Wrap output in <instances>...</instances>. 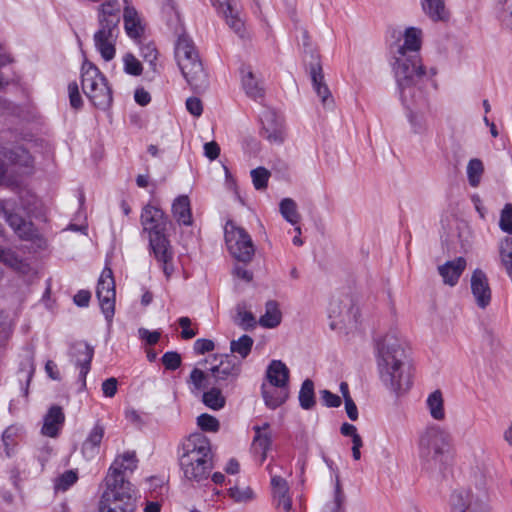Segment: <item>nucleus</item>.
I'll list each match as a JSON object with an SVG mask.
<instances>
[{
    "label": "nucleus",
    "mask_w": 512,
    "mask_h": 512,
    "mask_svg": "<svg viewBox=\"0 0 512 512\" xmlns=\"http://www.w3.org/2000/svg\"><path fill=\"white\" fill-rule=\"evenodd\" d=\"M68 92H69V101H70V105L74 108V109H79L82 107V98H81V95L79 93V88H78V84L76 82H71L69 85H68Z\"/></svg>",
    "instance_id": "052dcab7"
},
{
    "label": "nucleus",
    "mask_w": 512,
    "mask_h": 512,
    "mask_svg": "<svg viewBox=\"0 0 512 512\" xmlns=\"http://www.w3.org/2000/svg\"><path fill=\"white\" fill-rule=\"evenodd\" d=\"M96 295L105 318L110 321L114 316L115 282L110 268H105L98 280Z\"/></svg>",
    "instance_id": "9d476101"
},
{
    "label": "nucleus",
    "mask_w": 512,
    "mask_h": 512,
    "mask_svg": "<svg viewBox=\"0 0 512 512\" xmlns=\"http://www.w3.org/2000/svg\"><path fill=\"white\" fill-rule=\"evenodd\" d=\"M81 86L83 93L95 107L105 110L112 104V91L106 77L87 60L81 67Z\"/></svg>",
    "instance_id": "0eeeda50"
},
{
    "label": "nucleus",
    "mask_w": 512,
    "mask_h": 512,
    "mask_svg": "<svg viewBox=\"0 0 512 512\" xmlns=\"http://www.w3.org/2000/svg\"><path fill=\"white\" fill-rule=\"evenodd\" d=\"M119 34V27H110L99 25V29L94 34V44L97 51L105 61H110L115 57V44Z\"/></svg>",
    "instance_id": "f8f14e48"
},
{
    "label": "nucleus",
    "mask_w": 512,
    "mask_h": 512,
    "mask_svg": "<svg viewBox=\"0 0 512 512\" xmlns=\"http://www.w3.org/2000/svg\"><path fill=\"white\" fill-rule=\"evenodd\" d=\"M499 226L502 231L512 234V205L507 204L501 212Z\"/></svg>",
    "instance_id": "4d7b16f0"
},
{
    "label": "nucleus",
    "mask_w": 512,
    "mask_h": 512,
    "mask_svg": "<svg viewBox=\"0 0 512 512\" xmlns=\"http://www.w3.org/2000/svg\"><path fill=\"white\" fill-rule=\"evenodd\" d=\"M203 403L212 410H220L225 406L226 400L220 389L211 388L202 395Z\"/></svg>",
    "instance_id": "37998d69"
},
{
    "label": "nucleus",
    "mask_w": 512,
    "mask_h": 512,
    "mask_svg": "<svg viewBox=\"0 0 512 512\" xmlns=\"http://www.w3.org/2000/svg\"><path fill=\"white\" fill-rule=\"evenodd\" d=\"M351 309L352 301L350 298L333 299L329 304V317L345 322L347 318H350Z\"/></svg>",
    "instance_id": "e433bc0d"
},
{
    "label": "nucleus",
    "mask_w": 512,
    "mask_h": 512,
    "mask_svg": "<svg viewBox=\"0 0 512 512\" xmlns=\"http://www.w3.org/2000/svg\"><path fill=\"white\" fill-rule=\"evenodd\" d=\"M470 290L474 303L479 309H486L492 300L489 280L484 271L475 269L470 278Z\"/></svg>",
    "instance_id": "9b49d317"
},
{
    "label": "nucleus",
    "mask_w": 512,
    "mask_h": 512,
    "mask_svg": "<svg viewBox=\"0 0 512 512\" xmlns=\"http://www.w3.org/2000/svg\"><path fill=\"white\" fill-rule=\"evenodd\" d=\"M216 9L223 15L227 25L236 33L241 34L243 28V21L238 15V10L235 7L233 0H211Z\"/></svg>",
    "instance_id": "aec40b11"
},
{
    "label": "nucleus",
    "mask_w": 512,
    "mask_h": 512,
    "mask_svg": "<svg viewBox=\"0 0 512 512\" xmlns=\"http://www.w3.org/2000/svg\"><path fill=\"white\" fill-rule=\"evenodd\" d=\"M410 110L408 120L412 131L418 135H426L429 132V125L424 110L430 111V103L422 107H406Z\"/></svg>",
    "instance_id": "c756f323"
},
{
    "label": "nucleus",
    "mask_w": 512,
    "mask_h": 512,
    "mask_svg": "<svg viewBox=\"0 0 512 512\" xmlns=\"http://www.w3.org/2000/svg\"><path fill=\"white\" fill-rule=\"evenodd\" d=\"M136 501L132 485L117 484L110 478L99 502L98 512H135Z\"/></svg>",
    "instance_id": "6e6552de"
},
{
    "label": "nucleus",
    "mask_w": 512,
    "mask_h": 512,
    "mask_svg": "<svg viewBox=\"0 0 512 512\" xmlns=\"http://www.w3.org/2000/svg\"><path fill=\"white\" fill-rule=\"evenodd\" d=\"M179 464L187 480L197 483L207 480L213 469L209 439L200 433L190 435L182 444Z\"/></svg>",
    "instance_id": "7ed1b4c3"
},
{
    "label": "nucleus",
    "mask_w": 512,
    "mask_h": 512,
    "mask_svg": "<svg viewBox=\"0 0 512 512\" xmlns=\"http://www.w3.org/2000/svg\"><path fill=\"white\" fill-rule=\"evenodd\" d=\"M137 464L138 459L135 452L128 451L118 456L109 468V472L106 476V484H108L110 478H112L116 480L119 486L120 483L131 485L129 481L125 480L124 475L127 472H133L137 468Z\"/></svg>",
    "instance_id": "4468645a"
},
{
    "label": "nucleus",
    "mask_w": 512,
    "mask_h": 512,
    "mask_svg": "<svg viewBox=\"0 0 512 512\" xmlns=\"http://www.w3.org/2000/svg\"><path fill=\"white\" fill-rule=\"evenodd\" d=\"M123 18L127 35L136 41L140 40L144 33V26L137 11L133 7L126 6L124 8Z\"/></svg>",
    "instance_id": "c85d7f7f"
},
{
    "label": "nucleus",
    "mask_w": 512,
    "mask_h": 512,
    "mask_svg": "<svg viewBox=\"0 0 512 512\" xmlns=\"http://www.w3.org/2000/svg\"><path fill=\"white\" fill-rule=\"evenodd\" d=\"M280 213L283 216V218L291 223L292 225H295L300 220V215L297 211V204L296 202L291 198H284L280 202Z\"/></svg>",
    "instance_id": "c03bdc74"
},
{
    "label": "nucleus",
    "mask_w": 512,
    "mask_h": 512,
    "mask_svg": "<svg viewBox=\"0 0 512 512\" xmlns=\"http://www.w3.org/2000/svg\"><path fill=\"white\" fill-rule=\"evenodd\" d=\"M225 241L231 255L238 261L248 263L255 254V246L250 235L232 221L225 225Z\"/></svg>",
    "instance_id": "1a4fd4ad"
},
{
    "label": "nucleus",
    "mask_w": 512,
    "mask_h": 512,
    "mask_svg": "<svg viewBox=\"0 0 512 512\" xmlns=\"http://www.w3.org/2000/svg\"><path fill=\"white\" fill-rule=\"evenodd\" d=\"M143 229L149 233V245L153 255L167 279L174 273L173 250L165 236L166 218L164 212L154 206L147 205L141 213Z\"/></svg>",
    "instance_id": "39448f33"
},
{
    "label": "nucleus",
    "mask_w": 512,
    "mask_h": 512,
    "mask_svg": "<svg viewBox=\"0 0 512 512\" xmlns=\"http://www.w3.org/2000/svg\"><path fill=\"white\" fill-rule=\"evenodd\" d=\"M64 420L65 416L62 409L58 406L51 407L44 417V424L41 430L42 434L48 437H56Z\"/></svg>",
    "instance_id": "bb28decb"
},
{
    "label": "nucleus",
    "mask_w": 512,
    "mask_h": 512,
    "mask_svg": "<svg viewBox=\"0 0 512 512\" xmlns=\"http://www.w3.org/2000/svg\"><path fill=\"white\" fill-rule=\"evenodd\" d=\"M93 355L94 348L84 341H78L70 348L71 360L80 369L79 379L83 387L86 386V376L90 371Z\"/></svg>",
    "instance_id": "ddd939ff"
},
{
    "label": "nucleus",
    "mask_w": 512,
    "mask_h": 512,
    "mask_svg": "<svg viewBox=\"0 0 512 512\" xmlns=\"http://www.w3.org/2000/svg\"><path fill=\"white\" fill-rule=\"evenodd\" d=\"M394 74L400 100L405 107H422L428 104L423 90L425 70L419 54L394 55Z\"/></svg>",
    "instance_id": "f03ea898"
},
{
    "label": "nucleus",
    "mask_w": 512,
    "mask_h": 512,
    "mask_svg": "<svg viewBox=\"0 0 512 512\" xmlns=\"http://www.w3.org/2000/svg\"><path fill=\"white\" fill-rule=\"evenodd\" d=\"M251 177L254 187L262 190L267 187L270 172L264 167H258L251 171Z\"/></svg>",
    "instance_id": "3c124183"
},
{
    "label": "nucleus",
    "mask_w": 512,
    "mask_h": 512,
    "mask_svg": "<svg viewBox=\"0 0 512 512\" xmlns=\"http://www.w3.org/2000/svg\"><path fill=\"white\" fill-rule=\"evenodd\" d=\"M214 349L213 341L209 339H197L194 343V351L196 354H204Z\"/></svg>",
    "instance_id": "774afa93"
},
{
    "label": "nucleus",
    "mask_w": 512,
    "mask_h": 512,
    "mask_svg": "<svg viewBox=\"0 0 512 512\" xmlns=\"http://www.w3.org/2000/svg\"><path fill=\"white\" fill-rule=\"evenodd\" d=\"M323 405L329 408L339 407L342 403L341 398L332 393L331 391L324 389L319 392Z\"/></svg>",
    "instance_id": "bf43d9fd"
},
{
    "label": "nucleus",
    "mask_w": 512,
    "mask_h": 512,
    "mask_svg": "<svg viewBox=\"0 0 512 512\" xmlns=\"http://www.w3.org/2000/svg\"><path fill=\"white\" fill-rule=\"evenodd\" d=\"M261 394L266 407L274 410L287 401L289 397V387L274 386L273 384L263 382L261 385Z\"/></svg>",
    "instance_id": "6ab92c4d"
},
{
    "label": "nucleus",
    "mask_w": 512,
    "mask_h": 512,
    "mask_svg": "<svg viewBox=\"0 0 512 512\" xmlns=\"http://www.w3.org/2000/svg\"><path fill=\"white\" fill-rule=\"evenodd\" d=\"M290 371L281 360H272L266 369L265 383L289 387Z\"/></svg>",
    "instance_id": "393cba45"
},
{
    "label": "nucleus",
    "mask_w": 512,
    "mask_h": 512,
    "mask_svg": "<svg viewBox=\"0 0 512 512\" xmlns=\"http://www.w3.org/2000/svg\"><path fill=\"white\" fill-rule=\"evenodd\" d=\"M197 424L202 430L208 432H217L220 427L219 421L214 416L206 413L197 417Z\"/></svg>",
    "instance_id": "864d4df0"
},
{
    "label": "nucleus",
    "mask_w": 512,
    "mask_h": 512,
    "mask_svg": "<svg viewBox=\"0 0 512 512\" xmlns=\"http://www.w3.org/2000/svg\"><path fill=\"white\" fill-rule=\"evenodd\" d=\"M162 363L168 370H176L181 365V356L177 352L169 351L162 356Z\"/></svg>",
    "instance_id": "13d9d810"
},
{
    "label": "nucleus",
    "mask_w": 512,
    "mask_h": 512,
    "mask_svg": "<svg viewBox=\"0 0 512 512\" xmlns=\"http://www.w3.org/2000/svg\"><path fill=\"white\" fill-rule=\"evenodd\" d=\"M124 71L127 74L138 76L142 73V65L140 61L131 53H127L123 57Z\"/></svg>",
    "instance_id": "603ef678"
},
{
    "label": "nucleus",
    "mask_w": 512,
    "mask_h": 512,
    "mask_svg": "<svg viewBox=\"0 0 512 512\" xmlns=\"http://www.w3.org/2000/svg\"><path fill=\"white\" fill-rule=\"evenodd\" d=\"M346 495L341 487L339 478H336L333 500L324 507V512H345Z\"/></svg>",
    "instance_id": "79ce46f5"
},
{
    "label": "nucleus",
    "mask_w": 512,
    "mask_h": 512,
    "mask_svg": "<svg viewBox=\"0 0 512 512\" xmlns=\"http://www.w3.org/2000/svg\"><path fill=\"white\" fill-rule=\"evenodd\" d=\"M405 343L396 332L377 342L376 361L379 378L391 392L402 395L412 386V375L405 363Z\"/></svg>",
    "instance_id": "f257e3e1"
},
{
    "label": "nucleus",
    "mask_w": 512,
    "mask_h": 512,
    "mask_svg": "<svg viewBox=\"0 0 512 512\" xmlns=\"http://www.w3.org/2000/svg\"><path fill=\"white\" fill-rule=\"evenodd\" d=\"M420 4L424 14L433 22H445L450 17L445 0H420Z\"/></svg>",
    "instance_id": "cd10ccee"
},
{
    "label": "nucleus",
    "mask_w": 512,
    "mask_h": 512,
    "mask_svg": "<svg viewBox=\"0 0 512 512\" xmlns=\"http://www.w3.org/2000/svg\"><path fill=\"white\" fill-rule=\"evenodd\" d=\"M4 212L7 223L19 238L22 240H31L36 236L37 231L31 221H27L16 213H8L5 210Z\"/></svg>",
    "instance_id": "5701e85b"
},
{
    "label": "nucleus",
    "mask_w": 512,
    "mask_h": 512,
    "mask_svg": "<svg viewBox=\"0 0 512 512\" xmlns=\"http://www.w3.org/2000/svg\"><path fill=\"white\" fill-rule=\"evenodd\" d=\"M498 18L502 25L512 30V0H500Z\"/></svg>",
    "instance_id": "8fccbe9b"
},
{
    "label": "nucleus",
    "mask_w": 512,
    "mask_h": 512,
    "mask_svg": "<svg viewBox=\"0 0 512 512\" xmlns=\"http://www.w3.org/2000/svg\"><path fill=\"white\" fill-rule=\"evenodd\" d=\"M261 122L266 138L272 143H282L284 140L283 120L275 112L267 110L261 116Z\"/></svg>",
    "instance_id": "a211bd4d"
},
{
    "label": "nucleus",
    "mask_w": 512,
    "mask_h": 512,
    "mask_svg": "<svg viewBox=\"0 0 512 512\" xmlns=\"http://www.w3.org/2000/svg\"><path fill=\"white\" fill-rule=\"evenodd\" d=\"M242 86L250 98L258 100L263 98L265 90L260 80L255 76L250 66H242L241 70Z\"/></svg>",
    "instance_id": "b1692460"
},
{
    "label": "nucleus",
    "mask_w": 512,
    "mask_h": 512,
    "mask_svg": "<svg viewBox=\"0 0 512 512\" xmlns=\"http://www.w3.org/2000/svg\"><path fill=\"white\" fill-rule=\"evenodd\" d=\"M0 261L6 264L7 266L24 272L27 265L20 259L13 251L5 250L0 247Z\"/></svg>",
    "instance_id": "09e8293b"
},
{
    "label": "nucleus",
    "mask_w": 512,
    "mask_h": 512,
    "mask_svg": "<svg viewBox=\"0 0 512 512\" xmlns=\"http://www.w3.org/2000/svg\"><path fill=\"white\" fill-rule=\"evenodd\" d=\"M120 4L117 0L103 3L99 11V25L119 27L120 22Z\"/></svg>",
    "instance_id": "2f4dec72"
},
{
    "label": "nucleus",
    "mask_w": 512,
    "mask_h": 512,
    "mask_svg": "<svg viewBox=\"0 0 512 512\" xmlns=\"http://www.w3.org/2000/svg\"><path fill=\"white\" fill-rule=\"evenodd\" d=\"M451 512H487L483 501L475 498L470 491H454L450 498Z\"/></svg>",
    "instance_id": "2eb2a0df"
},
{
    "label": "nucleus",
    "mask_w": 512,
    "mask_h": 512,
    "mask_svg": "<svg viewBox=\"0 0 512 512\" xmlns=\"http://www.w3.org/2000/svg\"><path fill=\"white\" fill-rule=\"evenodd\" d=\"M299 403L304 410H310L315 406L314 383L310 379L303 381L299 391Z\"/></svg>",
    "instance_id": "a19ab883"
},
{
    "label": "nucleus",
    "mask_w": 512,
    "mask_h": 512,
    "mask_svg": "<svg viewBox=\"0 0 512 512\" xmlns=\"http://www.w3.org/2000/svg\"><path fill=\"white\" fill-rule=\"evenodd\" d=\"M467 266V261L464 257H457L449 260L442 265H439L437 270L445 285L454 287L458 284L459 279Z\"/></svg>",
    "instance_id": "f3484780"
},
{
    "label": "nucleus",
    "mask_w": 512,
    "mask_h": 512,
    "mask_svg": "<svg viewBox=\"0 0 512 512\" xmlns=\"http://www.w3.org/2000/svg\"><path fill=\"white\" fill-rule=\"evenodd\" d=\"M182 26L176 28L177 39L174 45V58L182 76L196 92L205 91L209 86L208 75L194 41L186 33L181 32Z\"/></svg>",
    "instance_id": "20e7f679"
},
{
    "label": "nucleus",
    "mask_w": 512,
    "mask_h": 512,
    "mask_svg": "<svg viewBox=\"0 0 512 512\" xmlns=\"http://www.w3.org/2000/svg\"><path fill=\"white\" fill-rule=\"evenodd\" d=\"M212 376L216 381L236 379L240 373V365L229 355L222 356L220 363L211 368Z\"/></svg>",
    "instance_id": "a878e982"
},
{
    "label": "nucleus",
    "mask_w": 512,
    "mask_h": 512,
    "mask_svg": "<svg viewBox=\"0 0 512 512\" xmlns=\"http://www.w3.org/2000/svg\"><path fill=\"white\" fill-rule=\"evenodd\" d=\"M172 215L179 225H192L191 206L187 195H180L173 201Z\"/></svg>",
    "instance_id": "7c9ffc66"
},
{
    "label": "nucleus",
    "mask_w": 512,
    "mask_h": 512,
    "mask_svg": "<svg viewBox=\"0 0 512 512\" xmlns=\"http://www.w3.org/2000/svg\"><path fill=\"white\" fill-rule=\"evenodd\" d=\"M271 487L273 499L277 508H282L285 512H290L292 508V500L288 495L289 486L287 481L278 475L271 477Z\"/></svg>",
    "instance_id": "412c9836"
},
{
    "label": "nucleus",
    "mask_w": 512,
    "mask_h": 512,
    "mask_svg": "<svg viewBox=\"0 0 512 512\" xmlns=\"http://www.w3.org/2000/svg\"><path fill=\"white\" fill-rule=\"evenodd\" d=\"M78 480V474L74 470H67L54 480V490L65 492Z\"/></svg>",
    "instance_id": "49530a36"
},
{
    "label": "nucleus",
    "mask_w": 512,
    "mask_h": 512,
    "mask_svg": "<svg viewBox=\"0 0 512 512\" xmlns=\"http://www.w3.org/2000/svg\"><path fill=\"white\" fill-rule=\"evenodd\" d=\"M103 436L104 427L100 424H96L82 445V452L86 457L92 458L98 453Z\"/></svg>",
    "instance_id": "f704fd0d"
},
{
    "label": "nucleus",
    "mask_w": 512,
    "mask_h": 512,
    "mask_svg": "<svg viewBox=\"0 0 512 512\" xmlns=\"http://www.w3.org/2000/svg\"><path fill=\"white\" fill-rule=\"evenodd\" d=\"M141 56L153 67V70L156 71V60L158 58V52L153 43H147L141 46Z\"/></svg>",
    "instance_id": "6e6d98bb"
},
{
    "label": "nucleus",
    "mask_w": 512,
    "mask_h": 512,
    "mask_svg": "<svg viewBox=\"0 0 512 512\" xmlns=\"http://www.w3.org/2000/svg\"><path fill=\"white\" fill-rule=\"evenodd\" d=\"M180 327L182 328L181 337L183 339H191L196 336L197 332L190 328L191 320L188 317H181L178 320Z\"/></svg>",
    "instance_id": "0e129e2a"
},
{
    "label": "nucleus",
    "mask_w": 512,
    "mask_h": 512,
    "mask_svg": "<svg viewBox=\"0 0 512 512\" xmlns=\"http://www.w3.org/2000/svg\"><path fill=\"white\" fill-rule=\"evenodd\" d=\"M117 384H118V381L114 377L106 379L102 383V392H103L104 396L109 397V398L114 397L115 394L117 393Z\"/></svg>",
    "instance_id": "338daca9"
},
{
    "label": "nucleus",
    "mask_w": 512,
    "mask_h": 512,
    "mask_svg": "<svg viewBox=\"0 0 512 512\" xmlns=\"http://www.w3.org/2000/svg\"><path fill=\"white\" fill-rule=\"evenodd\" d=\"M450 442V434L445 429L435 424L427 426L419 437L420 459L428 465L441 464L449 452Z\"/></svg>",
    "instance_id": "423d86ee"
},
{
    "label": "nucleus",
    "mask_w": 512,
    "mask_h": 512,
    "mask_svg": "<svg viewBox=\"0 0 512 512\" xmlns=\"http://www.w3.org/2000/svg\"><path fill=\"white\" fill-rule=\"evenodd\" d=\"M269 427V423H264L262 426H254L253 428L255 431L253 445L256 449L262 451L261 462L265 461L267 451L271 446V434L268 432Z\"/></svg>",
    "instance_id": "c9c22d12"
},
{
    "label": "nucleus",
    "mask_w": 512,
    "mask_h": 512,
    "mask_svg": "<svg viewBox=\"0 0 512 512\" xmlns=\"http://www.w3.org/2000/svg\"><path fill=\"white\" fill-rule=\"evenodd\" d=\"M230 496L236 502H247L253 498V491L247 487L245 489H240L238 487H234L230 489Z\"/></svg>",
    "instance_id": "680f3d73"
},
{
    "label": "nucleus",
    "mask_w": 512,
    "mask_h": 512,
    "mask_svg": "<svg viewBox=\"0 0 512 512\" xmlns=\"http://www.w3.org/2000/svg\"><path fill=\"white\" fill-rule=\"evenodd\" d=\"M0 154L10 162L20 166L30 167L33 163L32 156L22 146L2 147Z\"/></svg>",
    "instance_id": "473e14b6"
},
{
    "label": "nucleus",
    "mask_w": 512,
    "mask_h": 512,
    "mask_svg": "<svg viewBox=\"0 0 512 512\" xmlns=\"http://www.w3.org/2000/svg\"><path fill=\"white\" fill-rule=\"evenodd\" d=\"M426 407L430 416L436 421H443L446 418L444 398L440 390L430 393L426 399Z\"/></svg>",
    "instance_id": "72a5a7b5"
},
{
    "label": "nucleus",
    "mask_w": 512,
    "mask_h": 512,
    "mask_svg": "<svg viewBox=\"0 0 512 512\" xmlns=\"http://www.w3.org/2000/svg\"><path fill=\"white\" fill-rule=\"evenodd\" d=\"M253 343L254 341L250 336L243 335L238 340L231 341L230 350L232 353L239 354L244 359L250 354Z\"/></svg>",
    "instance_id": "de8ad7c7"
},
{
    "label": "nucleus",
    "mask_w": 512,
    "mask_h": 512,
    "mask_svg": "<svg viewBox=\"0 0 512 512\" xmlns=\"http://www.w3.org/2000/svg\"><path fill=\"white\" fill-rule=\"evenodd\" d=\"M207 374L198 368H194L189 377V383L192 384V392L200 391L206 387Z\"/></svg>",
    "instance_id": "5fc2aeb1"
},
{
    "label": "nucleus",
    "mask_w": 512,
    "mask_h": 512,
    "mask_svg": "<svg viewBox=\"0 0 512 512\" xmlns=\"http://www.w3.org/2000/svg\"><path fill=\"white\" fill-rule=\"evenodd\" d=\"M498 253L501 265L512 281V238L504 237L498 243Z\"/></svg>",
    "instance_id": "58836bf2"
},
{
    "label": "nucleus",
    "mask_w": 512,
    "mask_h": 512,
    "mask_svg": "<svg viewBox=\"0 0 512 512\" xmlns=\"http://www.w3.org/2000/svg\"><path fill=\"white\" fill-rule=\"evenodd\" d=\"M281 317L277 302L270 300L265 305V313L260 317L259 324L264 328H275L280 324Z\"/></svg>",
    "instance_id": "4c0bfd02"
},
{
    "label": "nucleus",
    "mask_w": 512,
    "mask_h": 512,
    "mask_svg": "<svg viewBox=\"0 0 512 512\" xmlns=\"http://www.w3.org/2000/svg\"><path fill=\"white\" fill-rule=\"evenodd\" d=\"M235 311L236 314L234 316V322L236 325L241 327L243 330H250L256 326V318L247 310L244 303L237 304Z\"/></svg>",
    "instance_id": "ea45409f"
},
{
    "label": "nucleus",
    "mask_w": 512,
    "mask_h": 512,
    "mask_svg": "<svg viewBox=\"0 0 512 512\" xmlns=\"http://www.w3.org/2000/svg\"><path fill=\"white\" fill-rule=\"evenodd\" d=\"M313 58L314 61L309 65V72L313 89L320 98L322 104L324 106H330L333 104V98L327 84L324 81V75L319 57L316 56Z\"/></svg>",
    "instance_id": "dca6fc26"
},
{
    "label": "nucleus",
    "mask_w": 512,
    "mask_h": 512,
    "mask_svg": "<svg viewBox=\"0 0 512 512\" xmlns=\"http://www.w3.org/2000/svg\"><path fill=\"white\" fill-rule=\"evenodd\" d=\"M467 178L470 186L477 187L480 184L484 166L480 159L474 158L468 162L467 165Z\"/></svg>",
    "instance_id": "a18cd8bd"
},
{
    "label": "nucleus",
    "mask_w": 512,
    "mask_h": 512,
    "mask_svg": "<svg viewBox=\"0 0 512 512\" xmlns=\"http://www.w3.org/2000/svg\"><path fill=\"white\" fill-rule=\"evenodd\" d=\"M187 110L194 116L199 117L203 112L202 102L197 97H190L186 101Z\"/></svg>",
    "instance_id": "69168bd1"
},
{
    "label": "nucleus",
    "mask_w": 512,
    "mask_h": 512,
    "mask_svg": "<svg viewBox=\"0 0 512 512\" xmlns=\"http://www.w3.org/2000/svg\"><path fill=\"white\" fill-rule=\"evenodd\" d=\"M138 334L140 339L144 340L148 345H155L161 336L159 331H149L145 328H140Z\"/></svg>",
    "instance_id": "e2e57ef3"
},
{
    "label": "nucleus",
    "mask_w": 512,
    "mask_h": 512,
    "mask_svg": "<svg viewBox=\"0 0 512 512\" xmlns=\"http://www.w3.org/2000/svg\"><path fill=\"white\" fill-rule=\"evenodd\" d=\"M422 44V30L416 27H408L403 34V44L397 47L394 55L405 54H419Z\"/></svg>",
    "instance_id": "4be33fe9"
}]
</instances>
